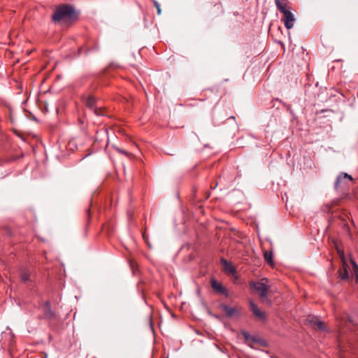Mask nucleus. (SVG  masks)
<instances>
[{
    "label": "nucleus",
    "mask_w": 358,
    "mask_h": 358,
    "mask_svg": "<svg viewBox=\"0 0 358 358\" xmlns=\"http://www.w3.org/2000/svg\"><path fill=\"white\" fill-rule=\"evenodd\" d=\"M221 308L224 311L226 315L229 317H231L236 315H238V310L236 307H230L227 304H221Z\"/></svg>",
    "instance_id": "nucleus-10"
},
{
    "label": "nucleus",
    "mask_w": 358,
    "mask_h": 358,
    "mask_svg": "<svg viewBox=\"0 0 358 358\" xmlns=\"http://www.w3.org/2000/svg\"><path fill=\"white\" fill-rule=\"evenodd\" d=\"M87 213L88 214V216L90 217V208H89L87 209Z\"/></svg>",
    "instance_id": "nucleus-20"
},
{
    "label": "nucleus",
    "mask_w": 358,
    "mask_h": 358,
    "mask_svg": "<svg viewBox=\"0 0 358 358\" xmlns=\"http://www.w3.org/2000/svg\"><path fill=\"white\" fill-rule=\"evenodd\" d=\"M277 9L282 13L283 16L281 20L283 22L287 29H290L294 27L295 17L292 12V8L289 6L288 0H274Z\"/></svg>",
    "instance_id": "nucleus-2"
},
{
    "label": "nucleus",
    "mask_w": 358,
    "mask_h": 358,
    "mask_svg": "<svg viewBox=\"0 0 358 358\" xmlns=\"http://www.w3.org/2000/svg\"><path fill=\"white\" fill-rule=\"evenodd\" d=\"M83 101L85 106L97 116H103L105 115L104 110L100 107L98 108L96 106V99L92 95H83Z\"/></svg>",
    "instance_id": "nucleus-5"
},
{
    "label": "nucleus",
    "mask_w": 358,
    "mask_h": 358,
    "mask_svg": "<svg viewBox=\"0 0 358 358\" xmlns=\"http://www.w3.org/2000/svg\"><path fill=\"white\" fill-rule=\"evenodd\" d=\"M250 306L251 311L256 317L262 321H264L266 320V317L265 312L262 311L258 308L257 305L255 304L252 301H250Z\"/></svg>",
    "instance_id": "nucleus-8"
},
{
    "label": "nucleus",
    "mask_w": 358,
    "mask_h": 358,
    "mask_svg": "<svg viewBox=\"0 0 358 358\" xmlns=\"http://www.w3.org/2000/svg\"><path fill=\"white\" fill-rule=\"evenodd\" d=\"M349 260H350V263L352 266V269L351 271L352 277L354 279L355 284H358V266H357V263L355 262V261L353 259H352L351 257H350Z\"/></svg>",
    "instance_id": "nucleus-11"
},
{
    "label": "nucleus",
    "mask_w": 358,
    "mask_h": 358,
    "mask_svg": "<svg viewBox=\"0 0 358 358\" xmlns=\"http://www.w3.org/2000/svg\"><path fill=\"white\" fill-rule=\"evenodd\" d=\"M339 348H340V346L337 344V346H336L337 350H338Z\"/></svg>",
    "instance_id": "nucleus-22"
},
{
    "label": "nucleus",
    "mask_w": 358,
    "mask_h": 358,
    "mask_svg": "<svg viewBox=\"0 0 358 358\" xmlns=\"http://www.w3.org/2000/svg\"><path fill=\"white\" fill-rule=\"evenodd\" d=\"M250 286L255 292H256L261 299L262 301L264 302L267 300L268 292L269 286L262 282H251Z\"/></svg>",
    "instance_id": "nucleus-4"
},
{
    "label": "nucleus",
    "mask_w": 358,
    "mask_h": 358,
    "mask_svg": "<svg viewBox=\"0 0 358 358\" xmlns=\"http://www.w3.org/2000/svg\"><path fill=\"white\" fill-rule=\"evenodd\" d=\"M153 3H154L155 7L157 10V14L160 15L161 12H162V10H161L159 3L156 0H153Z\"/></svg>",
    "instance_id": "nucleus-15"
},
{
    "label": "nucleus",
    "mask_w": 358,
    "mask_h": 358,
    "mask_svg": "<svg viewBox=\"0 0 358 358\" xmlns=\"http://www.w3.org/2000/svg\"><path fill=\"white\" fill-rule=\"evenodd\" d=\"M220 263L224 268V271L230 274H234L236 272V269L235 266L232 264L231 262L227 261L225 258H220Z\"/></svg>",
    "instance_id": "nucleus-9"
},
{
    "label": "nucleus",
    "mask_w": 358,
    "mask_h": 358,
    "mask_svg": "<svg viewBox=\"0 0 358 358\" xmlns=\"http://www.w3.org/2000/svg\"><path fill=\"white\" fill-rule=\"evenodd\" d=\"M20 279L23 283H27V282H31V273L27 270H22L20 273Z\"/></svg>",
    "instance_id": "nucleus-12"
},
{
    "label": "nucleus",
    "mask_w": 358,
    "mask_h": 358,
    "mask_svg": "<svg viewBox=\"0 0 358 358\" xmlns=\"http://www.w3.org/2000/svg\"><path fill=\"white\" fill-rule=\"evenodd\" d=\"M78 14L73 6L69 4H63L56 8L52 15V20L55 23L62 21H73L77 20Z\"/></svg>",
    "instance_id": "nucleus-1"
},
{
    "label": "nucleus",
    "mask_w": 358,
    "mask_h": 358,
    "mask_svg": "<svg viewBox=\"0 0 358 358\" xmlns=\"http://www.w3.org/2000/svg\"><path fill=\"white\" fill-rule=\"evenodd\" d=\"M332 243L336 245V241L334 239H332Z\"/></svg>",
    "instance_id": "nucleus-21"
},
{
    "label": "nucleus",
    "mask_w": 358,
    "mask_h": 358,
    "mask_svg": "<svg viewBox=\"0 0 358 358\" xmlns=\"http://www.w3.org/2000/svg\"><path fill=\"white\" fill-rule=\"evenodd\" d=\"M217 184H218L217 182H216V183L215 185L211 186V189H215L217 187Z\"/></svg>",
    "instance_id": "nucleus-18"
},
{
    "label": "nucleus",
    "mask_w": 358,
    "mask_h": 358,
    "mask_svg": "<svg viewBox=\"0 0 358 358\" xmlns=\"http://www.w3.org/2000/svg\"><path fill=\"white\" fill-rule=\"evenodd\" d=\"M230 118L234 119L235 117H234V116H231Z\"/></svg>",
    "instance_id": "nucleus-23"
},
{
    "label": "nucleus",
    "mask_w": 358,
    "mask_h": 358,
    "mask_svg": "<svg viewBox=\"0 0 358 358\" xmlns=\"http://www.w3.org/2000/svg\"><path fill=\"white\" fill-rule=\"evenodd\" d=\"M315 326L320 330H322L324 328V323L321 321H317Z\"/></svg>",
    "instance_id": "nucleus-16"
},
{
    "label": "nucleus",
    "mask_w": 358,
    "mask_h": 358,
    "mask_svg": "<svg viewBox=\"0 0 358 358\" xmlns=\"http://www.w3.org/2000/svg\"><path fill=\"white\" fill-rule=\"evenodd\" d=\"M210 285L213 290L218 292L220 294L224 295L225 296H229L228 290L215 278H212L210 280Z\"/></svg>",
    "instance_id": "nucleus-7"
},
{
    "label": "nucleus",
    "mask_w": 358,
    "mask_h": 358,
    "mask_svg": "<svg viewBox=\"0 0 358 358\" xmlns=\"http://www.w3.org/2000/svg\"><path fill=\"white\" fill-rule=\"evenodd\" d=\"M264 257L265 261L271 266H273L274 262L273 260L272 252L265 251L264 253Z\"/></svg>",
    "instance_id": "nucleus-14"
},
{
    "label": "nucleus",
    "mask_w": 358,
    "mask_h": 358,
    "mask_svg": "<svg viewBox=\"0 0 358 358\" xmlns=\"http://www.w3.org/2000/svg\"><path fill=\"white\" fill-rule=\"evenodd\" d=\"M115 150H116L118 152L122 153V154H123V155H127H127H129V153H128L127 151H125V150H122V149H121V148H115Z\"/></svg>",
    "instance_id": "nucleus-17"
},
{
    "label": "nucleus",
    "mask_w": 358,
    "mask_h": 358,
    "mask_svg": "<svg viewBox=\"0 0 358 358\" xmlns=\"http://www.w3.org/2000/svg\"><path fill=\"white\" fill-rule=\"evenodd\" d=\"M264 301H266V300ZM266 301H268V299L266 300ZM268 302H271V300H268Z\"/></svg>",
    "instance_id": "nucleus-24"
},
{
    "label": "nucleus",
    "mask_w": 358,
    "mask_h": 358,
    "mask_svg": "<svg viewBox=\"0 0 358 358\" xmlns=\"http://www.w3.org/2000/svg\"><path fill=\"white\" fill-rule=\"evenodd\" d=\"M217 184H218L217 182H216V183L215 185L211 186V189H215L217 187Z\"/></svg>",
    "instance_id": "nucleus-19"
},
{
    "label": "nucleus",
    "mask_w": 358,
    "mask_h": 358,
    "mask_svg": "<svg viewBox=\"0 0 358 358\" xmlns=\"http://www.w3.org/2000/svg\"><path fill=\"white\" fill-rule=\"evenodd\" d=\"M345 179H348V180L352 181H352H354L353 178H352L350 175H349V174H348V173H343V172H342V173H341L337 176V186L338 185V184H339L342 180H345Z\"/></svg>",
    "instance_id": "nucleus-13"
},
{
    "label": "nucleus",
    "mask_w": 358,
    "mask_h": 358,
    "mask_svg": "<svg viewBox=\"0 0 358 358\" xmlns=\"http://www.w3.org/2000/svg\"><path fill=\"white\" fill-rule=\"evenodd\" d=\"M337 258H339L341 262L342 268L339 271H337V274H339V277L342 280H348L350 278V266L348 264V261L345 256L344 252L341 250L337 247Z\"/></svg>",
    "instance_id": "nucleus-3"
},
{
    "label": "nucleus",
    "mask_w": 358,
    "mask_h": 358,
    "mask_svg": "<svg viewBox=\"0 0 358 358\" xmlns=\"http://www.w3.org/2000/svg\"><path fill=\"white\" fill-rule=\"evenodd\" d=\"M56 317V313L52 310L50 302L49 301H45L43 304V315L41 318L52 320L55 319Z\"/></svg>",
    "instance_id": "nucleus-6"
}]
</instances>
